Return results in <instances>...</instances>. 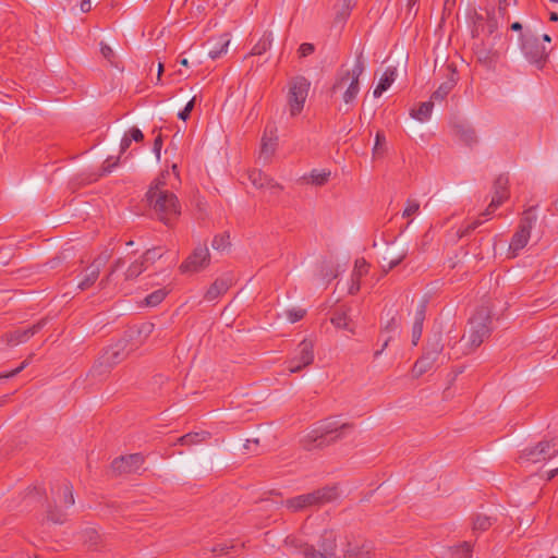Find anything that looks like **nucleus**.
I'll return each mask as SVG.
<instances>
[{"instance_id":"nucleus-30","label":"nucleus","mask_w":558,"mask_h":558,"mask_svg":"<svg viewBox=\"0 0 558 558\" xmlns=\"http://www.w3.org/2000/svg\"><path fill=\"white\" fill-rule=\"evenodd\" d=\"M272 44V34L264 33L260 39L254 45L251 50L252 56H260L266 52Z\"/></svg>"},{"instance_id":"nucleus-33","label":"nucleus","mask_w":558,"mask_h":558,"mask_svg":"<svg viewBox=\"0 0 558 558\" xmlns=\"http://www.w3.org/2000/svg\"><path fill=\"white\" fill-rule=\"evenodd\" d=\"M146 269V263L143 259L136 260L129 266L124 276L126 280L138 277Z\"/></svg>"},{"instance_id":"nucleus-23","label":"nucleus","mask_w":558,"mask_h":558,"mask_svg":"<svg viewBox=\"0 0 558 558\" xmlns=\"http://www.w3.org/2000/svg\"><path fill=\"white\" fill-rule=\"evenodd\" d=\"M333 531H324L319 542V550L323 554H329L331 558H338L336 555L337 542Z\"/></svg>"},{"instance_id":"nucleus-5","label":"nucleus","mask_w":558,"mask_h":558,"mask_svg":"<svg viewBox=\"0 0 558 558\" xmlns=\"http://www.w3.org/2000/svg\"><path fill=\"white\" fill-rule=\"evenodd\" d=\"M490 323L489 313L484 308L477 311L470 319L469 335L462 338L470 351L478 348L483 341L488 338L492 330Z\"/></svg>"},{"instance_id":"nucleus-21","label":"nucleus","mask_w":558,"mask_h":558,"mask_svg":"<svg viewBox=\"0 0 558 558\" xmlns=\"http://www.w3.org/2000/svg\"><path fill=\"white\" fill-rule=\"evenodd\" d=\"M397 76V70L393 66H388L383 73L377 86L375 87L373 95L374 97H380L384 92H386L391 84L395 82Z\"/></svg>"},{"instance_id":"nucleus-41","label":"nucleus","mask_w":558,"mask_h":558,"mask_svg":"<svg viewBox=\"0 0 558 558\" xmlns=\"http://www.w3.org/2000/svg\"><path fill=\"white\" fill-rule=\"evenodd\" d=\"M483 223L482 220L480 219H476L472 222H469L466 223L465 226H462L459 230H458V236L459 238H463L468 234H470L472 231H474L477 227H480L481 225Z\"/></svg>"},{"instance_id":"nucleus-12","label":"nucleus","mask_w":558,"mask_h":558,"mask_svg":"<svg viewBox=\"0 0 558 558\" xmlns=\"http://www.w3.org/2000/svg\"><path fill=\"white\" fill-rule=\"evenodd\" d=\"M110 254L105 252L97 256L94 262L87 267L83 279L78 282L77 287L81 290L89 289L99 278L101 268L108 263Z\"/></svg>"},{"instance_id":"nucleus-59","label":"nucleus","mask_w":558,"mask_h":558,"mask_svg":"<svg viewBox=\"0 0 558 558\" xmlns=\"http://www.w3.org/2000/svg\"><path fill=\"white\" fill-rule=\"evenodd\" d=\"M17 374H20V369L14 368L11 372L1 373L0 378H12V377L16 376Z\"/></svg>"},{"instance_id":"nucleus-17","label":"nucleus","mask_w":558,"mask_h":558,"mask_svg":"<svg viewBox=\"0 0 558 558\" xmlns=\"http://www.w3.org/2000/svg\"><path fill=\"white\" fill-rule=\"evenodd\" d=\"M54 494V502L57 507L68 509L75 502L73 495V486L69 482L61 483Z\"/></svg>"},{"instance_id":"nucleus-35","label":"nucleus","mask_w":558,"mask_h":558,"mask_svg":"<svg viewBox=\"0 0 558 558\" xmlns=\"http://www.w3.org/2000/svg\"><path fill=\"white\" fill-rule=\"evenodd\" d=\"M369 265L364 258H359L354 263V269L352 271L353 278L361 279L368 272Z\"/></svg>"},{"instance_id":"nucleus-27","label":"nucleus","mask_w":558,"mask_h":558,"mask_svg":"<svg viewBox=\"0 0 558 558\" xmlns=\"http://www.w3.org/2000/svg\"><path fill=\"white\" fill-rule=\"evenodd\" d=\"M433 108V100L422 102L417 109H413L411 111V117L420 122H424L430 118Z\"/></svg>"},{"instance_id":"nucleus-15","label":"nucleus","mask_w":558,"mask_h":558,"mask_svg":"<svg viewBox=\"0 0 558 558\" xmlns=\"http://www.w3.org/2000/svg\"><path fill=\"white\" fill-rule=\"evenodd\" d=\"M45 325L46 320L41 319L28 328L16 329L5 335V341L9 345H17L20 343H25L33 336H35Z\"/></svg>"},{"instance_id":"nucleus-32","label":"nucleus","mask_w":558,"mask_h":558,"mask_svg":"<svg viewBox=\"0 0 558 558\" xmlns=\"http://www.w3.org/2000/svg\"><path fill=\"white\" fill-rule=\"evenodd\" d=\"M454 86L452 80L446 81L433 93L432 100H444Z\"/></svg>"},{"instance_id":"nucleus-49","label":"nucleus","mask_w":558,"mask_h":558,"mask_svg":"<svg viewBox=\"0 0 558 558\" xmlns=\"http://www.w3.org/2000/svg\"><path fill=\"white\" fill-rule=\"evenodd\" d=\"M159 257H161V254L158 253L155 248H153V250H147L141 259H143L145 263H148V262L153 263Z\"/></svg>"},{"instance_id":"nucleus-46","label":"nucleus","mask_w":558,"mask_h":558,"mask_svg":"<svg viewBox=\"0 0 558 558\" xmlns=\"http://www.w3.org/2000/svg\"><path fill=\"white\" fill-rule=\"evenodd\" d=\"M119 158L109 157L105 160L102 165V174L110 173L118 166Z\"/></svg>"},{"instance_id":"nucleus-37","label":"nucleus","mask_w":558,"mask_h":558,"mask_svg":"<svg viewBox=\"0 0 558 558\" xmlns=\"http://www.w3.org/2000/svg\"><path fill=\"white\" fill-rule=\"evenodd\" d=\"M492 525V519L487 515L478 514L473 521L474 531H486Z\"/></svg>"},{"instance_id":"nucleus-2","label":"nucleus","mask_w":558,"mask_h":558,"mask_svg":"<svg viewBox=\"0 0 558 558\" xmlns=\"http://www.w3.org/2000/svg\"><path fill=\"white\" fill-rule=\"evenodd\" d=\"M365 70L363 53L356 54L352 69L341 66L330 89L331 97L339 96L344 105H352L360 93V76Z\"/></svg>"},{"instance_id":"nucleus-6","label":"nucleus","mask_w":558,"mask_h":558,"mask_svg":"<svg viewBox=\"0 0 558 558\" xmlns=\"http://www.w3.org/2000/svg\"><path fill=\"white\" fill-rule=\"evenodd\" d=\"M311 83L303 76H296L289 82L287 95L288 109L291 117L299 116L308 96Z\"/></svg>"},{"instance_id":"nucleus-60","label":"nucleus","mask_w":558,"mask_h":558,"mask_svg":"<svg viewBox=\"0 0 558 558\" xmlns=\"http://www.w3.org/2000/svg\"><path fill=\"white\" fill-rule=\"evenodd\" d=\"M33 357V354L28 356L24 362H22L20 365H17L16 369H20V373L29 364L31 360Z\"/></svg>"},{"instance_id":"nucleus-36","label":"nucleus","mask_w":558,"mask_h":558,"mask_svg":"<svg viewBox=\"0 0 558 558\" xmlns=\"http://www.w3.org/2000/svg\"><path fill=\"white\" fill-rule=\"evenodd\" d=\"M330 175V172L313 170L310 174V182L314 185H324Z\"/></svg>"},{"instance_id":"nucleus-50","label":"nucleus","mask_w":558,"mask_h":558,"mask_svg":"<svg viewBox=\"0 0 558 558\" xmlns=\"http://www.w3.org/2000/svg\"><path fill=\"white\" fill-rule=\"evenodd\" d=\"M314 52V46L310 43H304L299 48V53L301 57H307Z\"/></svg>"},{"instance_id":"nucleus-47","label":"nucleus","mask_w":558,"mask_h":558,"mask_svg":"<svg viewBox=\"0 0 558 558\" xmlns=\"http://www.w3.org/2000/svg\"><path fill=\"white\" fill-rule=\"evenodd\" d=\"M194 104H195V97H194V98H192V99H191V100L185 105V107L183 108V110H181V111L178 113V118H179V119H181V120H183V121H185V120L190 117V114H191V112H192V110H193V108H194Z\"/></svg>"},{"instance_id":"nucleus-1","label":"nucleus","mask_w":558,"mask_h":558,"mask_svg":"<svg viewBox=\"0 0 558 558\" xmlns=\"http://www.w3.org/2000/svg\"><path fill=\"white\" fill-rule=\"evenodd\" d=\"M167 174L161 173L151 183L146 193V198L158 219L166 225H170L180 215V205L178 197L166 187Z\"/></svg>"},{"instance_id":"nucleus-11","label":"nucleus","mask_w":558,"mask_h":558,"mask_svg":"<svg viewBox=\"0 0 558 558\" xmlns=\"http://www.w3.org/2000/svg\"><path fill=\"white\" fill-rule=\"evenodd\" d=\"M210 263V254L206 245H197L193 252L181 264L180 270L186 272H198L205 269Z\"/></svg>"},{"instance_id":"nucleus-26","label":"nucleus","mask_w":558,"mask_h":558,"mask_svg":"<svg viewBox=\"0 0 558 558\" xmlns=\"http://www.w3.org/2000/svg\"><path fill=\"white\" fill-rule=\"evenodd\" d=\"M330 320L336 328L344 329L351 333H354V328L352 326L351 319L349 318L348 313L345 311H336Z\"/></svg>"},{"instance_id":"nucleus-14","label":"nucleus","mask_w":558,"mask_h":558,"mask_svg":"<svg viewBox=\"0 0 558 558\" xmlns=\"http://www.w3.org/2000/svg\"><path fill=\"white\" fill-rule=\"evenodd\" d=\"M143 463L144 457L140 453H133L113 460L112 469L118 473H133L140 470Z\"/></svg>"},{"instance_id":"nucleus-56","label":"nucleus","mask_w":558,"mask_h":558,"mask_svg":"<svg viewBox=\"0 0 558 558\" xmlns=\"http://www.w3.org/2000/svg\"><path fill=\"white\" fill-rule=\"evenodd\" d=\"M131 143H132V141L124 133V135H123V137L121 140V143H120V153L121 154L125 153L126 149L130 147Z\"/></svg>"},{"instance_id":"nucleus-24","label":"nucleus","mask_w":558,"mask_h":558,"mask_svg":"<svg viewBox=\"0 0 558 558\" xmlns=\"http://www.w3.org/2000/svg\"><path fill=\"white\" fill-rule=\"evenodd\" d=\"M230 39L227 34H223L219 36L217 39H213L209 41V44H213L214 46L209 49L208 56L215 60L221 57L223 53L227 52L228 46H229Z\"/></svg>"},{"instance_id":"nucleus-51","label":"nucleus","mask_w":558,"mask_h":558,"mask_svg":"<svg viewBox=\"0 0 558 558\" xmlns=\"http://www.w3.org/2000/svg\"><path fill=\"white\" fill-rule=\"evenodd\" d=\"M161 148H162V137L161 135L159 134L155 141H154V145H153V150L156 155V158L157 160L160 159V151H161Z\"/></svg>"},{"instance_id":"nucleus-42","label":"nucleus","mask_w":558,"mask_h":558,"mask_svg":"<svg viewBox=\"0 0 558 558\" xmlns=\"http://www.w3.org/2000/svg\"><path fill=\"white\" fill-rule=\"evenodd\" d=\"M232 548H234L233 543H218L211 548V553L215 556H223L229 554Z\"/></svg>"},{"instance_id":"nucleus-48","label":"nucleus","mask_w":558,"mask_h":558,"mask_svg":"<svg viewBox=\"0 0 558 558\" xmlns=\"http://www.w3.org/2000/svg\"><path fill=\"white\" fill-rule=\"evenodd\" d=\"M100 52L105 59L112 62V59L114 58V52L110 46H108L105 43L100 44Z\"/></svg>"},{"instance_id":"nucleus-29","label":"nucleus","mask_w":558,"mask_h":558,"mask_svg":"<svg viewBox=\"0 0 558 558\" xmlns=\"http://www.w3.org/2000/svg\"><path fill=\"white\" fill-rule=\"evenodd\" d=\"M248 179L252 182V184L258 189L274 186L272 180L259 170L251 171L248 174Z\"/></svg>"},{"instance_id":"nucleus-34","label":"nucleus","mask_w":558,"mask_h":558,"mask_svg":"<svg viewBox=\"0 0 558 558\" xmlns=\"http://www.w3.org/2000/svg\"><path fill=\"white\" fill-rule=\"evenodd\" d=\"M420 202L414 198H408L405 202L404 209L402 211L403 218H412L413 216L417 215L420 213Z\"/></svg>"},{"instance_id":"nucleus-3","label":"nucleus","mask_w":558,"mask_h":558,"mask_svg":"<svg viewBox=\"0 0 558 558\" xmlns=\"http://www.w3.org/2000/svg\"><path fill=\"white\" fill-rule=\"evenodd\" d=\"M353 428L351 423H340L335 418H327L303 436L301 444L306 450L323 448L344 438Z\"/></svg>"},{"instance_id":"nucleus-44","label":"nucleus","mask_w":558,"mask_h":558,"mask_svg":"<svg viewBox=\"0 0 558 558\" xmlns=\"http://www.w3.org/2000/svg\"><path fill=\"white\" fill-rule=\"evenodd\" d=\"M305 314L306 311L303 308H292L286 312L288 320L292 324L301 320L305 316Z\"/></svg>"},{"instance_id":"nucleus-58","label":"nucleus","mask_w":558,"mask_h":558,"mask_svg":"<svg viewBox=\"0 0 558 558\" xmlns=\"http://www.w3.org/2000/svg\"><path fill=\"white\" fill-rule=\"evenodd\" d=\"M81 11L84 13H87L92 9V2L90 0H82L80 4Z\"/></svg>"},{"instance_id":"nucleus-39","label":"nucleus","mask_w":558,"mask_h":558,"mask_svg":"<svg viewBox=\"0 0 558 558\" xmlns=\"http://www.w3.org/2000/svg\"><path fill=\"white\" fill-rule=\"evenodd\" d=\"M386 142V137L383 132H377L375 136V145L373 148V155L374 156H380L384 154V145Z\"/></svg>"},{"instance_id":"nucleus-20","label":"nucleus","mask_w":558,"mask_h":558,"mask_svg":"<svg viewBox=\"0 0 558 558\" xmlns=\"http://www.w3.org/2000/svg\"><path fill=\"white\" fill-rule=\"evenodd\" d=\"M426 315V302L422 301L415 311L414 323L412 326V343L416 345L422 337L423 324Z\"/></svg>"},{"instance_id":"nucleus-45","label":"nucleus","mask_w":558,"mask_h":558,"mask_svg":"<svg viewBox=\"0 0 558 558\" xmlns=\"http://www.w3.org/2000/svg\"><path fill=\"white\" fill-rule=\"evenodd\" d=\"M125 134H126V136H129V138L132 142L140 143V142H142L144 140L143 132L138 128H136V126H133L130 130H128L125 132Z\"/></svg>"},{"instance_id":"nucleus-40","label":"nucleus","mask_w":558,"mask_h":558,"mask_svg":"<svg viewBox=\"0 0 558 558\" xmlns=\"http://www.w3.org/2000/svg\"><path fill=\"white\" fill-rule=\"evenodd\" d=\"M99 365V359L94 363L93 367L90 368L89 371V374L93 376V377H98V378H102L105 377L110 371L112 367H107L106 365H101V366H98Z\"/></svg>"},{"instance_id":"nucleus-64","label":"nucleus","mask_w":558,"mask_h":558,"mask_svg":"<svg viewBox=\"0 0 558 558\" xmlns=\"http://www.w3.org/2000/svg\"><path fill=\"white\" fill-rule=\"evenodd\" d=\"M363 555L362 554H356V553H347L344 555V558H362Z\"/></svg>"},{"instance_id":"nucleus-7","label":"nucleus","mask_w":558,"mask_h":558,"mask_svg":"<svg viewBox=\"0 0 558 558\" xmlns=\"http://www.w3.org/2000/svg\"><path fill=\"white\" fill-rule=\"evenodd\" d=\"M558 454V440L556 438L542 440L533 447L523 449L519 456L521 463H542Z\"/></svg>"},{"instance_id":"nucleus-57","label":"nucleus","mask_w":558,"mask_h":558,"mask_svg":"<svg viewBox=\"0 0 558 558\" xmlns=\"http://www.w3.org/2000/svg\"><path fill=\"white\" fill-rule=\"evenodd\" d=\"M457 550H461L462 554L468 557L471 551H472V548H471V545L468 543V542H463L461 545H459L457 547Z\"/></svg>"},{"instance_id":"nucleus-54","label":"nucleus","mask_w":558,"mask_h":558,"mask_svg":"<svg viewBox=\"0 0 558 558\" xmlns=\"http://www.w3.org/2000/svg\"><path fill=\"white\" fill-rule=\"evenodd\" d=\"M360 281H361V279H356V278H353V276H351V284L348 290L350 294H355L356 292H359L360 287H361Z\"/></svg>"},{"instance_id":"nucleus-62","label":"nucleus","mask_w":558,"mask_h":558,"mask_svg":"<svg viewBox=\"0 0 558 558\" xmlns=\"http://www.w3.org/2000/svg\"><path fill=\"white\" fill-rule=\"evenodd\" d=\"M557 474H558V468L553 469V470H550V471H548V472L546 473V475H547V476H546V480H547V481H550V480H553Z\"/></svg>"},{"instance_id":"nucleus-63","label":"nucleus","mask_w":558,"mask_h":558,"mask_svg":"<svg viewBox=\"0 0 558 558\" xmlns=\"http://www.w3.org/2000/svg\"><path fill=\"white\" fill-rule=\"evenodd\" d=\"M389 341H390V339H387L384 342L381 349L375 352V357L379 356L384 352V350L388 347Z\"/></svg>"},{"instance_id":"nucleus-18","label":"nucleus","mask_w":558,"mask_h":558,"mask_svg":"<svg viewBox=\"0 0 558 558\" xmlns=\"http://www.w3.org/2000/svg\"><path fill=\"white\" fill-rule=\"evenodd\" d=\"M277 130L275 126H267L260 144V156L269 159L276 151L278 144Z\"/></svg>"},{"instance_id":"nucleus-22","label":"nucleus","mask_w":558,"mask_h":558,"mask_svg":"<svg viewBox=\"0 0 558 558\" xmlns=\"http://www.w3.org/2000/svg\"><path fill=\"white\" fill-rule=\"evenodd\" d=\"M231 282L228 278H218L214 281V283L208 288V290L205 293V300L207 301H214L223 293L228 291L230 288Z\"/></svg>"},{"instance_id":"nucleus-55","label":"nucleus","mask_w":558,"mask_h":558,"mask_svg":"<svg viewBox=\"0 0 558 558\" xmlns=\"http://www.w3.org/2000/svg\"><path fill=\"white\" fill-rule=\"evenodd\" d=\"M154 329V324L151 323H144L141 327H140V330L138 332L140 333H144L145 337H147L148 335L151 333Z\"/></svg>"},{"instance_id":"nucleus-61","label":"nucleus","mask_w":558,"mask_h":558,"mask_svg":"<svg viewBox=\"0 0 558 558\" xmlns=\"http://www.w3.org/2000/svg\"><path fill=\"white\" fill-rule=\"evenodd\" d=\"M498 207H490V204L488 205V207L485 209V211L482 214V216L488 218L489 216H492L494 214V211L497 209Z\"/></svg>"},{"instance_id":"nucleus-8","label":"nucleus","mask_w":558,"mask_h":558,"mask_svg":"<svg viewBox=\"0 0 558 558\" xmlns=\"http://www.w3.org/2000/svg\"><path fill=\"white\" fill-rule=\"evenodd\" d=\"M521 50L531 63L537 65H542L548 56V51L541 43L539 37L531 33H526L522 36Z\"/></svg>"},{"instance_id":"nucleus-9","label":"nucleus","mask_w":558,"mask_h":558,"mask_svg":"<svg viewBox=\"0 0 558 558\" xmlns=\"http://www.w3.org/2000/svg\"><path fill=\"white\" fill-rule=\"evenodd\" d=\"M313 361L314 342L310 339H304L298 344L294 356L289 361L288 369L290 373H296L311 365Z\"/></svg>"},{"instance_id":"nucleus-52","label":"nucleus","mask_w":558,"mask_h":558,"mask_svg":"<svg viewBox=\"0 0 558 558\" xmlns=\"http://www.w3.org/2000/svg\"><path fill=\"white\" fill-rule=\"evenodd\" d=\"M405 256H407V252H403L399 256H397L396 258L391 259L388 263V267H387V269H385V272H388L389 270H391L392 268L398 266L405 258Z\"/></svg>"},{"instance_id":"nucleus-28","label":"nucleus","mask_w":558,"mask_h":558,"mask_svg":"<svg viewBox=\"0 0 558 558\" xmlns=\"http://www.w3.org/2000/svg\"><path fill=\"white\" fill-rule=\"evenodd\" d=\"M210 437V433L206 430L189 433L179 438V442L183 446L196 445L206 441Z\"/></svg>"},{"instance_id":"nucleus-53","label":"nucleus","mask_w":558,"mask_h":558,"mask_svg":"<svg viewBox=\"0 0 558 558\" xmlns=\"http://www.w3.org/2000/svg\"><path fill=\"white\" fill-rule=\"evenodd\" d=\"M48 518L54 523H63L65 520V514L57 511H49Z\"/></svg>"},{"instance_id":"nucleus-13","label":"nucleus","mask_w":558,"mask_h":558,"mask_svg":"<svg viewBox=\"0 0 558 558\" xmlns=\"http://www.w3.org/2000/svg\"><path fill=\"white\" fill-rule=\"evenodd\" d=\"M126 342L121 340L116 342L114 344L105 349L102 354L99 356V365H106L107 367H114L117 364L121 363L128 355L126 352Z\"/></svg>"},{"instance_id":"nucleus-43","label":"nucleus","mask_w":558,"mask_h":558,"mask_svg":"<svg viewBox=\"0 0 558 558\" xmlns=\"http://www.w3.org/2000/svg\"><path fill=\"white\" fill-rule=\"evenodd\" d=\"M123 264H124V263H123V260H122L121 258H119V259H117V260L114 262V264L112 265V268H111L110 272H109V274H108L104 279H101V280H100V282H99V287H100L101 289H104V288H106V287H107V284H108V283L110 282V280H111L112 275H113L118 269H120V268L123 266Z\"/></svg>"},{"instance_id":"nucleus-38","label":"nucleus","mask_w":558,"mask_h":558,"mask_svg":"<svg viewBox=\"0 0 558 558\" xmlns=\"http://www.w3.org/2000/svg\"><path fill=\"white\" fill-rule=\"evenodd\" d=\"M230 245L229 235L218 234L213 239L211 246L217 251H223Z\"/></svg>"},{"instance_id":"nucleus-31","label":"nucleus","mask_w":558,"mask_h":558,"mask_svg":"<svg viewBox=\"0 0 558 558\" xmlns=\"http://www.w3.org/2000/svg\"><path fill=\"white\" fill-rule=\"evenodd\" d=\"M167 294H168V292L165 289H158V290L151 292L150 294H148L144 299L143 303L148 307H155V306L159 305L165 300Z\"/></svg>"},{"instance_id":"nucleus-25","label":"nucleus","mask_w":558,"mask_h":558,"mask_svg":"<svg viewBox=\"0 0 558 558\" xmlns=\"http://www.w3.org/2000/svg\"><path fill=\"white\" fill-rule=\"evenodd\" d=\"M454 133L468 146H473L477 143L475 130L469 125H456Z\"/></svg>"},{"instance_id":"nucleus-16","label":"nucleus","mask_w":558,"mask_h":558,"mask_svg":"<svg viewBox=\"0 0 558 558\" xmlns=\"http://www.w3.org/2000/svg\"><path fill=\"white\" fill-rule=\"evenodd\" d=\"M509 178L500 174L494 182V194L490 201V207H499L509 196Z\"/></svg>"},{"instance_id":"nucleus-4","label":"nucleus","mask_w":558,"mask_h":558,"mask_svg":"<svg viewBox=\"0 0 558 558\" xmlns=\"http://www.w3.org/2000/svg\"><path fill=\"white\" fill-rule=\"evenodd\" d=\"M339 496L338 487L335 485L318 488L312 493L289 498L284 506L296 512L311 507H318L336 500Z\"/></svg>"},{"instance_id":"nucleus-19","label":"nucleus","mask_w":558,"mask_h":558,"mask_svg":"<svg viewBox=\"0 0 558 558\" xmlns=\"http://www.w3.org/2000/svg\"><path fill=\"white\" fill-rule=\"evenodd\" d=\"M442 347L439 342H436L430 351H428L421 360L416 361L413 367V372L416 376L423 375L427 372L433 363L436 361L438 354L441 352Z\"/></svg>"},{"instance_id":"nucleus-10","label":"nucleus","mask_w":558,"mask_h":558,"mask_svg":"<svg viewBox=\"0 0 558 558\" xmlns=\"http://www.w3.org/2000/svg\"><path fill=\"white\" fill-rule=\"evenodd\" d=\"M536 218L531 214H526L520 222L519 229L513 234L509 251L512 254V257L517 256L518 253L526 246L529 240L531 238V230L535 222Z\"/></svg>"}]
</instances>
